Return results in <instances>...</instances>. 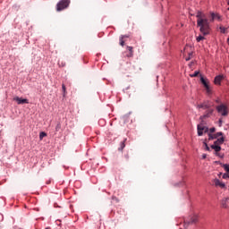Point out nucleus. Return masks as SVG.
<instances>
[{
  "label": "nucleus",
  "instance_id": "nucleus-1",
  "mask_svg": "<svg viewBox=\"0 0 229 229\" xmlns=\"http://www.w3.org/2000/svg\"><path fill=\"white\" fill-rule=\"evenodd\" d=\"M197 26L199 28L200 33L202 35L207 36L210 34V22H214L216 21V17H217V20L221 19V16L217 13H210V18L209 20L207 19V15L205 13H201V11L197 12Z\"/></svg>",
  "mask_w": 229,
  "mask_h": 229
},
{
  "label": "nucleus",
  "instance_id": "nucleus-2",
  "mask_svg": "<svg viewBox=\"0 0 229 229\" xmlns=\"http://www.w3.org/2000/svg\"><path fill=\"white\" fill-rule=\"evenodd\" d=\"M71 4V1L69 0H61L56 4V12H62V10H65V8L69 7Z\"/></svg>",
  "mask_w": 229,
  "mask_h": 229
},
{
  "label": "nucleus",
  "instance_id": "nucleus-3",
  "mask_svg": "<svg viewBox=\"0 0 229 229\" xmlns=\"http://www.w3.org/2000/svg\"><path fill=\"white\" fill-rule=\"evenodd\" d=\"M216 111L218 112V114H221L223 117H226V115H228V107L225 104L217 106Z\"/></svg>",
  "mask_w": 229,
  "mask_h": 229
},
{
  "label": "nucleus",
  "instance_id": "nucleus-4",
  "mask_svg": "<svg viewBox=\"0 0 229 229\" xmlns=\"http://www.w3.org/2000/svg\"><path fill=\"white\" fill-rule=\"evenodd\" d=\"M197 130L199 137H201L203 133H208V127L204 126L203 120H201V123L197 126Z\"/></svg>",
  "mask_w": 229,
  "mask_h": 229
},
{
  "label": "nucleus",
  "instance_id": "nucleus-5",
  "mask_svg": "<svg viewBox=\"0 0 229 229\" xmlns=\"http://www.w3.org/2000/svg\"><path fill=\"white\" fill-rule=\"evenodd\" d=\"M200 81L202 83V85L205 87L208 94H210L211 90H210V85H208V81H207V79L203 78V76L200 77Z\"/></svg>",
  "mask_w": 229,
  "mask_h": 229
},
{
  "label": "nucleus",
  "instance_id": "nucleus-6",
  "mask_svg": "<svg viewBox=\"0 0 229 229\" xmlns=\"http://www.w3.org/2000/svg\"><path fill=\"white\" fill-rule=\"evenodd\" d=\"M211 149H214L216 157H220V158H223V156L219 153L221 151V146L220 145H211Z\"/></svg>",
  "mask_w": 229,
  "mask_h": 229
},
{
  "label": "nucleus",
  "instance_id": "nucleus-7",
  "mask_svg": "<svg viewBox=\"0 0 229 229\" xmlns=\"http://www.w3.org/2000/svg\"><path fill=\"white\" fill-rule=\"evenodd\" d=\"M13 99L18 103V105H28V103H30L27 98H21L19 97H16Z\"/></svg>",
  "mask_w": 229,
  "mask_h": 229
},
{
  "label": "nucleus",
  "instance_id": "nucleus-8",
  "mask_svg": "<svg viewBox=\"0 0 229 229\" xmlns=\"http://www.w3.org/2000/svg\"><path fill=\"white\" fill-rule=\"evenodd\" d=\"M219 137H223V132L219 131L215 134H208V140H214L215 139H219Z\"/></svg>",
  "mask_w": 229,
  "mask_h": 229
},
{
  "label": "nucleus",
  "instance_id": "nucleus-9",
  "mask_svg": "<svg viewBox=\"0 0 229 229\" xmlns=\"http://www.w3.org/2000/svg\"><path fill=\"white\" fill-rule=\"evenodd\" d=\"M223 80H225V76L217 75L216 77H215V81H214L215 85H221V81H223Z\"/></svg>",
  "mask_w": 229,
  "mask_h": 229
},
{
  "label": "nucleus",
  "instance_id": "nucleus-10",
  "mask_svg": "<svg viewBox=\"0 0 229 229\" xmlns=\"http://www.w3.org/2000/svg\"><path fill=\"white\" fill-rule=\"evenodd\" d=\"M212 114H214V109H208L204 115L200 116V120L203 121V119H207V117H210Z\"/></svg>",
  "mask_w": 229,
  "mask_h": 229
},
{
  "label": "nucleus",
  "instance_id": "nucleus-11",
  "mask_svg": "<svg viewBox=\"0 0 229 229\" xmlns=\"http://www.w3.org/2000/svg\"><path fill=\"white\" fill-rule=\"evenodd\" d=\"M228 201H229V197L225 198V199H222V201H221L222 208H228V204H227Z\"/></svg>",
  "mask_w": 229,
  "mask_h": 229
},
{
  "label": "nucleus",
  "instance_id": "nucleus-12",
  "mask_svg": "<svg viewBox=\"0 0 229 229\" xmlns=\"http://www.w3.org/2000/svg\"><path fill=\"white\" fill-rule=\"evenodd\" d=\"M225 142V137H221L214 141L215 146H221V144H224Z\"/></svg>",
  "mask_w": 229,
  "mask_h": 229
},
{
  "label": "nucleus",
  "instance_id": "nucleus-13",
  "mask_svg": "<svg viewBox=\"0 0 229 229\" xmlns=\"http://www.w3.org/2000/svg\"><path fill=\"white\" fill-rule=\"evenodd\" d=\"M63 96L65 98L67 96V89L65 88V84H62Z\"/></svg>",
  "mask_w": 229,
  "mask_h": 229
},
{
  "label": "nucleus",
  "instance_id": "nucleus-14",
  "mask_svg": "<svg viewBox=\"0 0 229 229\" xmlns=\"http://www.w3.org/2000/svg\"><path fill=\"white\" fill-rule=\"evenodd\" d=\"M125 141H126V140L120 143V148H118L119 151H123V149H124V148H126V144H124Z\"/></svg>",
  "mask_w": 229,
  "mask_h": 229
},
{
  "label": "nucleus",
  "instance_id": "nucleus-15",
  "mask_svg": "<svg viewBox=\"0 0 229 229\" xmlns=\"http://www.w3.org/2000/svg\"><path fill=\"white\" fill-rule=\"evenodd\" d=\"M210 106H208V104H201L199 105V108H203L204 110H207V108H209Z\"/></svg>",
  "mask_w": 229,
  "mask_h": 229
},
{
  "label": "nucleus",
  "instance_id": "nucleus-16",
  "mask_svg": "<svg viewBox=\"0 0 229 229\" xmlns=\"http://www.w3.org/2000/svg\"><path fill=\"white\" fill-rule=\"evenodd\" d=\"M203 145L205 147L206 151H210V147H208V144L207 143V140L203 142Z\"/></svg>",
  "mask_w": 229,
  "mask_h": 229
},
{
  "label": "nucleus",
  "instance_id": "nucleus-17",
  "mask_svg": "<svg viewBox=\"0 0 229 229\" xmlns=\"http://www.w3.org/2000/svg\"><path fill=\"white\" fill-rule=\"evenodd\" d=\"M197 221H198V216H193L191 218V220L190 221V224L194 225V224H196Z\"/></svg>",
  "mask_w": 229,
  "mask_h": 229
},
{
  "label": "nucleus",
  "instance_id": "nucleus-18",
  "mask_svg": "<svg viewBox=\"0 0 229 229\" xmlns=\"http://www.w3.org/2000/svg\"><path fill=\"white\" fill-rule=\"evenodd\" d=\"M127 49L130 52V56H133V47H127Z\"/></svg>",
  "mask_w": 229,
  "mask_h": 229
},
{
  "label": "nucleus",
  "instance_id": "nucleus-19",
  "mask_svg": "<svg viewBox=\"0 0 229 229\" xmlns=\"http://www.w3.org/2000/svg\"><path fill=\"white\" fill-rule=\"evenodd\" d=\"M47 134L46 132H44V131L40 132V133H39V139H40V140H42V139H44V137H47Z\"/></svg>",
  "mask_w": 229,
  "mask_h": 229
},
{
  "label": "nucleus",
  "instance_id": "nucleus-20",
  "mask_svg": "<svg viewBox=\"0 0 229 229\" xmlns=\"http://www.w3.org/2000/svg\"><path fill=\"white\" fill-rule=\"evenodd\" d=\"M120 46H124V36L120 37Z\"/></svg>",
  "mask_w": 229,
  "mask_h": 229
},
{
  "label": "nucleus",
  "instance_id": "nucleus-21",
  "mask_svg": "<svg viewBox=\"0 0 229 229\" xmlns=\"http://www.w3.org/2000/svg\"><path fill=\"white\" fill-rule=\"evenodd\" d=\"M214 183H215L216 187H219L221 181H219V179H215Z\"/></svg>",
  "mask_w": 229,
  "mask_h": 229
},
{
  "label": "nucleus",
  "instance_id": "nucleus-22",
  "mask_svg": "<svg viewBox=\"0 0 229 229\" xmlns=\"http://www.w3.org/2000/svg\"><path fill=\"white\" fill-rule=\"evenodd\" d=\"M199 74V72L196 71V72H194L193 74H191L190 76H191V78H196V77H198Z\"/></svg>",
  "mask_w": 229,
  "mask_h": 229
},
{
  "label": "nucleus",
  "instance_id": "nucleus-23",
  "mask_svg": "<svg viewBox=\"0 0 229 229\" xmlns=\"http://www.w3.org/2000/svg\"><path fill=\"white\" fill-rule=\"evenodd\" d=\"M62 128V124L61 123H57L55 126V131H60V129Z\"/></svg>",
  "mask_w": 229,
  "mask_h": 229
},
{
  "label": "nucleus",
  "instance_id": "nucleus-24",
  "mask_svg": "<svg viewBox=\"0 0 229 229\" xmlns=\"http://www.w3.org/2000/svg\"><path fill=\"white\" fill-rule=\"evenodd\" d=\"M201 40H205V37H203V36H199V37L197 38V42H201Z\"/></svg>",
  "mask_w": 229,
  "mask_h": 229
},
{
  "label": "nucleus",
  "instance_id": "nucleus-25",
  "mask_svg": "<svg viewBox=\"0 0 229 229\" xmlns=\"http://www.w3.org/2000/svg\"><path fill=\"white\" fill-rule=\"evenodd\" d=\"M188 55H189V56L186 57V62H189V60H191V58H192V52H190Z\"/></svg>",
  "mask_w": 229,
  "mask_h": 229
},
{
  "label": "nucleus",
  "instance_id": "nucleus-26",
  "mask_svg": "<svg viewBox=\"0 0 229 229\" xmlns=\"http://www.w3.org/2000/svg\"><path fill=\"white\" fill-rule=\"evenodd\" d=\"M220 31H221V33H226V28L221 26L220 27Z\"/></svg>",
  "mask_w": 229,
  "mask_h": 229
},
{
  "label": "nucleus",
  "instance_id": "nucleus-27",
  "mask_svg": "<svg viewBox=\"0 0 229 229\" xmlns=\"http://www.w3.org/2000/svg\"><path fill=\"white\" fill-rule=\"evenodd\" d=\"M223 167H224L225 171L229 173V165H224Z\"/></svg>",
  "mask_w": 229,
  "mask_h": 229
},
{
  "label": "nucleus",
  "instance_id": "nucleus-28",
  "mask_svg": "<svg viewBox=\"0 0 229 229\" xmlns=\"http://www.w3.org/2000/svg\"><path fill=\"white\" fill-rule=\"evenodd\" d=\"M218 187H220L221 189H225V187H226V185L224 182H220Z\"/></svg>",
  "mask_w": 229,
  "mask_h": 229
},
{
  "label": "nucleus",
  "instance_id": "nucleus-29",
  "mask_svg": "<svg viewBox=\"0 0 229 229\" xmlns=\"http://www.w3.org/2000/svg\"><path fill=\"white\" fill-rule=\"evenodd\" d=\"M223 178L224 180H226V178H229V174H224Z\"/></svg>",
  "mask_w": 229,
  "mask_h": 229
},
{
  "label": "nucleus",
  "instance_id": "nucleus-30",
  "mask_svg": "<svg viewBox=\"0 0 229 229\" xmlns=\"http://www.w3.org/2000/svg\"><path fill=\"white\" fill-rule=\"evenodd\" d=\"M209 131H210V133H214V131H216V128H214V127L210 128Z\"/></svg>",
  "mask_w": 229,
  "mask_h": 229
},
{
  "label": "nucleus",
  "instance_id": "nucleus-31",
  "mask_svg": "<svg viewBox=\"0 0 229 229\" xmlns=\"http://www.w3.org/2000/svg\"><path fill=\"white\" fill-rule=\"evenodd\" d=\"M218 123H219V126H223V120L222 119H219Z\"/></svg>",
  "mask_w": 229,
  "mask_h": 229
},
{
  "label": "nucleus",
  "instance_id": "nucleus-32",
  "mask_svg": "<svg viewBox=\"0 0 229 229\" xmlns=\"http://www.w3.org/2000/svg\"><path fill=\"white\" fill-rule=\"evenodd\" d=\"M202 158H203V159L207 158V154H204V155L202 156Z\"/></svg>",
  "mask_w": 229,
  "mask_h": 229
},
{
  "label": "nucleus",
  "instance_id": "nucleus-33",
  "mask_svg": "<svg viewBox=\"0 0 229 229\" xmlns=\"http://www.w3.org/2000/svg\"><path fill=\"white\" fill-rule=\"evenodd\" d=\"M216 103H221V100L218 98L216 100Z\"/></svg>",
  "mask_w": 229,
  "mask_h": 229
},
{
  "label": "nucleus",
  "instance_id": "nucleus-34",
  "mask_svg": "<svg viewBox=\"0 0 229 229\" xmlns=\"http://www.w3.org/2000/svg\"><path fill=\"white\" fill-rule=\"evenodd\" d=\"M124 37V38H128V36H123Z\"/></svg>",
  "mask_w": 229,
  "mask_h": 229
},
{
  "label": "nucleus",
  "instance_id": "nucleus-35",
  "mask_svg": "<svg viewBox=\"0 0 229 229\" xmlns=\"http://www.w3.org/2000/svg\"><path fill=\"white\" fill-rule=\"evenodd\" d=\"M45 229H51V227H46Z\"/></svg>",
  "mask_w": 229,
  "mask_h": 229
},
{
  "label": "nucleus",
  "instance_id": "nucleus-36",
  "mask_svg": "<svg viewBox=\"0 0 229 229\" xmlns=\"http://www.w3.org/2000/svg\"><path fill=\"white\" fill-rule=\"evenodd\" d=\"M227 43L229 44V38H227Z\"/></svg>",
  "mask_w": 229,
  "mask_h": 229
},
{
  "label": "nucleus",
  "instance_id": "nucleus-37",
  "mask_svg": "<svg viewBox=\"0 0 229 229\" xmlns=\"http://www.w3.org/2000/svg\"><path fill=\"white\" fill-rule=\"evenodd\" d=\"M184 51H187V47L184 48Z\"/></svg>",
  "mask_w": 229,
  "mask_h": 229
},
{
  "label": "nucleus",
  "instance_id": "nucleus-38",
  "mask_svg": "<svg viewBox=\"0 0 229 229\" xmlns=\"http://www.w3.org/2000/svg\"><path fill=\"white\" fill-rule=\"evenodd\" d=\"M215 19H217V16H215Z\"/></svg>",
  "mask_w": 229,
  "mask_h": 229
}]
</instances>
